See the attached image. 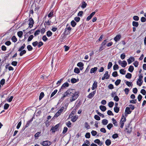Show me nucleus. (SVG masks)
<instances>
[{
  "label": "nucleus",
  "mask_w": 146,
  "mask_h": 146,
  "mask_svg": "<svg viewBox=\"0 0 146 146\" xmlns=\"http://www.w3.org/2000/svg\"><path fill=\"white\" fill-rule=\"evenodd\" d=\"M114 110L115 112L117 113L119 112V108L118 107H115L114 108Z\"/></svg>",
  "instance_id": "obj_42"
},
{
  "label": "nucleus",
  "mask_w": 146,
  "mask_h": 146,
  "mask_svg": "<svg viewBox=\"0 0 146 146\" xmlns=\"http://www.w3.org/2000/svg\"><path fill=\"white\" fill-rule=\"evenodd\" d=\"M126 121V117H125L124 116H122L120 122L124 123Z\"/></svg>",
  "instance_id": "obj_37"
},
{
  "label": "nucleus",
  "mask_w": 146,
  "mask_h": 146,
  "mask_svg": "<svg viewBox=\"0 0 146 146\" xmlns=\"http://www.w3.org/2000/svg\"><path fill=\"white\" fill-rule=\"evenodd\" d=\"M119 66L117 64H115L113 66V69L114 70H116L119 69Z\"/></svg>",
  "instance_id": "obj_34"
},
{
  "label": "nucleus",
  "mask_w": 146,
  "mask_h": 146,
  "mask_svg": "<svg viewBox=\"0 0 146 146\" xmlns=\"http://www.w3.org/2000/svg\"><path fill=\"white\" fill-rule=\"evenodd\" d=\"M95 13L96 12H94L92 13L89 16H88L86 20L88 21L90 20L92 17L95 14Z\"/></svg>",
  "instance_id": "obj_16"
},
{
  "label": "nucleus",
  "mask_w": 146,
  "mask_h": 146,
  "mask_svg": "<svg viewBox=\"0 0 146 146\" xmlns=\"http://www.w3.org/2000/svg\"><path fill=\"white\" fill-rule=\"evenodd\" d=\"M42 39L44 41H46L48 40V38L46 35H44L42 38Z\"/></svg>",
  "instance_id": "obj_60"
},
{
  "label": "nucleus",
  "mask_w": 146,
  "mask_h": 146,
  "mask_svg": "<svg viewBox=\"0 0 146 146\" xmlns=\"http://www.w3.org/2000/svg\"><path fill=\"white\" fill-rule=\"evenodd\" d=\"M113 126V125L112 124L109 123L107 125V127L108 129L110 130Z\"/></svg>",
  "instance_id": "obj_45"
},
{
  "label": "nucleus",
  "mask_w": 146,
  "mask_h": 146,
  "mask_svg": "<svg viewBox=\"0 0 146 146\" xmlns=\"http://www.w3.org/2000/svg\"><path fill=\"white\" fill-rule=\"evenodd\" d=\"M131 111L130 110V108L129 107H127L125 109V114L126 116L127 115L131 113Z\"/></svg>",
  "instance_id": "obj_6"
},
{
  "label": "nucleus",
  "mask_w": 146,
  "mask_h": 146,
  "mask_svg": "<svg viewBox=\"0 0 146 146\" xmlns=\"http://www.w3.org/2000/svg\"><path fill=\"white\" fill-rule=\"evenodd\" d=\"M86 5L87 4L86 3V2L85 1H83L82 3L81 7L82 8H84L86 7Z\"/></svg>",
  "instance_id": "obj_25"
},
{
  "label": "nucleus",
  "mask_w": 146,
  "mask_h": 146,
  "mask_svg": "<svg viewBox=\"0 0 146 146\" xmlns=\"http://www.w3.org/2000/svg\"><path fill=\"white\" fill-rule=\"evenodd\" d=\"M34 37V36H33V35H31L28 38V42H29V41H31L32 39Z\"/></svg>",
  "instance_id": "obj_44"
},
{
  "label": "nucleus",
  "mask_w": 146,
  "mask_h": 146,
  "mask_svg": "<svg viewBox=\"0 0 146 146\" xmlns=\"http://www.w3.org/2000/svg\"><path fill=\"white\" fill-rule=\"evenodd\" d=\"M104 76L106 78V79H108L109 77V75L108 74V72L106 71L104 75Z\"/></svg>",
  "instance_id": "obj_24"
},
{
  "label": "nucleus",
  "mask_w": 146,
  "mask_h": 146,
  "mask_svg": "<svg viewBox=\"0 0 146 146\" xmlns=\"http://www.w3.org/2000/svg\"><path fill=\"white\" fill-rule=\"evenodd\" d=\"M68 86L69 84L67 82H66L63 84L61 88L62 89H63L65 88L66 87H68Z\"/></svg>",
  "instance_id": "obj_18"
},
{
  "label": "nucleus",
  "mask_w": 146,
  "mask_h": 146,
  "mask_svg": "<svg viewBox=\"0 0 146 146\" xmlns=\"http://www.w3.org/2000/svg\"><path fill=\"white\" fill-rule=\"evenodd\" d=\"M9 105L7 104H6L4 106V109L5 110L7 109L9 107Z\"/></svg>",
  "instance_id": "obj_58"
},
{
  "label": "nucleus",
  "mask_w": 146,
  "mask_h": 146,
  "mask_svg": "<svg viewBox=\"0 0 146 146\" xmlns=\"http://www.w3.org/2000/svg\"><path fill=\"white\" fill-rule=\"evenodd\" d=\"M107 114L110 115H113V114L112 112L110 110H109L108 111Z\"/></svg>",
  "instance_id": "obj_56"
},
{
  "label": "nucleus",
  "mask_w": 146,
  "mask_h": 146,
  "mask_svg": "<svg viewBox=\"0 0 146 146\" xmlns=\"http://www.w3.org/2000/svg\"><path fill=\"white\" fill-rule=\"evenodd\" d=\"M71 123L70 121H68L66 123V125L68 127H71Z\"/></svg>",
  "instance_id": "obj_50"
},
{
  "label": "nucleus",
  "mask_w": 146,
  "mask_h": 146,
  "mask_svg": "<svg viewBox=\"0 0 146 146\" xmlns=\"http://www.w3.org/2000/svg\"><path fill=\"white\" fill-rule=\"evenodd\" d=\"M52 142L48 141H43L42 143V145L43 146H50L52 144Z\"/></svg>",
  "instance_id": "obj_7"
},
{
  "label": "nucleus",
  "mask_w": 146,
  "mask_h": 146,
  "mask_svg": "<svg viewBox=\"0 0 146 146\" xmlns=\"http://www.w3.org/2000/svg\"><path fill=\"white\" fill-rule=\"evenodd\" d=\"M94 118L97 120H100V117L97 115H95L94 116Z\"/></svg>",
  "instance_id": "obj_54"
},
{
  "label": "nucleus",
  "mask_w": 146,
  "mask_h": 146,
  "mask_svg": "<svg viewBox=\"0 0 146 146\" xmlns=\"http://www.w3.org/2000/svg\"><path fill=\"white\" fill-rule=\"evenodd\" d=\"M135 60V58L133 57H130L129 58L127 59V60L129 64H130L133 62Z\"/></svg>",
  "instance_id": "obj_11"
},
{
  "label": "nucleus",
  "mask_w": 146,
  "mask_h": 146,
  "mask_svg": "<svg viewBox=\"0 0 146 146\" xmlns=\"http://www.w3.org/2000/svg\"><path fill=\"white\" fill-rule=\"evenodd\" d=\"M44 96V94L43 92H41L40 94L39 97V99L40 100Z\"/></svg>",
  "instance_id": "obj_39"
},
{
  "label": "nucleus",
  "mask_w": 146,
  "mask_h": 146,
  "mask_svg": "<svg viewBox=\"0 0 146 146\" xmlns=\"http://www.w3.org/2000/svg\"><path fill=\"white\" fill-rule=\"evenodd\" d=\"M97 82L96 81H94V83L93 84L92 87V90H95L97 87Z\"/></svg>",
  "instance_id": "obj_12"
},
{
  "label": "nucleus",
  "mask_w": 146,
  "mask_h": 146,
  "mask_svg": "<svg viewBox=\"0 0 146 146\" xmlns=\"http://www.w3.org/2000/svg\"><path fill=\"white\" fill-rule=\"evenodd\" d=\"M27 48L29 51H31L33 49V47L31 45H29L27 46Z\"/></svg>",
  "instance_id": "obj_53"
},
{
  "label": "nucleus",
  "mask_w": 146,
  "mask_h": 146,
  "mask_svg": "<svg viewBox=\"0 0 146 146\" xmlns=\"http://www.w3.org/2000/svg\"><path fill=\"white\" fill-rule=\"evenodd\" d=\"M74 72L76 73H78L80 72V70L77 68H75L74 70Z\"/></svg>",
  "instance_id": "obj_46"
},
{
  "label": "nucleus",
  "mask_w": 146,
  "mask_h": 146,
  "mask_svg": "<svg viewBox=\"0 0 146 146\" xmlns=\"http://www.w3.org/2000/svg\"><path fill=\"white\" fill-rule=\"evenodd\" d=\"M66 110V108H64V107H62L54 115V117H57L59 116L64 111H65Z\"/></svg>",
  "instance_id": "obj_3"
},
{
  "label": "nucleus",
  "mask_w": 146,
  "mask_h": 146,
  "mask_svg": "<svg viewBox=\"0 0 146 146\" xmlns=\"http://www.w3.org/2000/svg\"><path fill=\"white\" fill-rule=\"evenodd\" d=\"M121 38V36L119 34L116 36L114 38V40L117 42L120 40Z\"/></svg>",
  "instance_id": "obj_13"
},
{
  "label": "nucleus",
  "mask_w": 146,
  "mask_h": 146,
  "mask_svg": "<svg viewBox=\"0 0 146 146\" xmlns=\"http://www.w3.org/2000/svg\"><path fill=\"white\" fill-rule=\"evenodd\" d=\"M121 80L120 79L117 80L115 82V85L117 86L121 82Z\"/></svg>",
  "instance_id": "obj_36"
},
{
  "label": "nucleus",
  "mask_w": 146,
  "mask_h": 146,
  "mask_svg": "<svg viewBox=\"0 0 146 146\" xmlns=\"http://www.w3.org/2000/svg\"><path fill=\"white\" fill-rule=\"evenodd\" d=\"M112 65V64L111 62H109L108 64V69H110Z\"/></svg>",
  "instance_id": "obj_62"
},
{
  "label": "nucleus",
  "mask_w": 146,
  "mask_h": 146,
  "mask_svg": "<svg viewBox=\"0 0 146 146\" xmlns=\"http://www.w3.org/2000/svg\"><path fill=\"white\" fill-rule=\"evenodd\" d=\"M100 108L103 111H105L106 110V107L105 106L102 105L100 106Z\"/></svg>",
  "instance_id": "obj_21"
},
{
  "label": "nucleus",
  "mask_w": 146,
  "mask_h": 146,
  "mask_svg": "<svg viewBox=\"0 0 146 146\" xmlns=\"http://www.w3.org/2000/svg\"><path fill=\"white\" fill-rule=\"evenodd\" d=\"M98 69L97 67H95L94 68H92L90 71V73L91 74L95 73Z\"/></svg>",
  "instance_id": "obj_15"
},
{
  "label": "nucleus",
  "mask_w": 146,
  "mask_h": 146,
  "mask_svg": "<svg viewBox=\"0 0 146 146\" xmlns=\"http://www.w3.org/2000/svg\"><path fill=\"white\" fill-rule=\"evenodd\" d=\"M77 65L78 67H83L84 64L82 63L81 62H79L77 64Z\"/></svg>",
  "instance_id": "obj_51"
},
{
  "label": "nucleus",
  "mask_w": 146,
  "mask_h": 146,
  "mask_svg": "<svg viewBox=\"0 0 146 146\" xmlns=\"http://www.w3.org/2000/svg\"><path fill=\"white\" fill-rule=\"evenodd\" d=\"M114 105V103L112 102H110L108 103L109 107L110 108L112 107Z\"/></svg>",
  "instance_id": "obj_33"
},
{
  "label": "nucleus",
  "mask_w": 146,
  "mask_h": 146,
  "mask_svg": "<svg viewBox=\"0 0 146 146\" xmlns=\"http://www.w3.org/2000/svg\"><path fill=\"white\" fill-rule=\"evenodd\" d=\"M119 72L120 74L124 75L125 74L126 71L124 69H121L120 70Z\"/></svg>",
  "instance_id": "obj_41"
},
{
  "label": "nucleus",
  "mask_w": 146,
  "mask_h": 146,
  "mask_svg": "<svg viewBox=\"0 0 146 146\" xmlns=\"http://www.w3.org/2000/svg\"><path fill=\"white\" fill-rule=\"evenodd\" d=\"M112 120L114 125L116 126H117V122L116 120L113 118H112Z\"/></svg>",
  "instance_id": "obj_43"
},
{
  "label": "nucleus",
  "mask_w": 146,
  "mask_h": 146,
  "mask_svg": "<svg viewBox=\"0 0 146 146\" xmlns=\"http://www.w3.org/2000/svg\"><path fill=\"white\" fill-rule=\"evenodd\" d=\"M118 62L119 64L121 65L123 68L125 67L127 64V62L125 60L122 61L121 60H119Z\"/></svg>",
  "instance_id": "obj_4"
},
{
  "label": "nucleus",
  "mask_w": 146,
  "mask_h": 146,
  "mask_svg": "<svg viewBox=\"0 0 146 146\" xmlns=\"http://www.w3.org/2000/svg\"><path fill=\"white\" fill-rule=\"evenodd\" d=\"M20 52H21L20 53V56H23V54H25L26 52V51L25 50H21Z\"/></svg>",
  "instance_id": "obj_35"
},
{
  "label": "nucleus",
  "mask_w": 146,
  "mask_h": 146,
  "mask_svg": "<svg viewBox=\"0 0 146 146\" xmlns=\"http://www.w3.org/2000/svg\"><path fill=\"white\" fill-rule=\"evenodd\" d=\"M125 55L124 53L121 54L120 56L122 60L124 59L125 58Z\"/></svg>",
  "instance_id": "obj_52"
},
{
  "label": "nucleus",
  "mask_w": 146,
  "mask_h": 146,
  "mask_svg": "<svg viewBox=\"0 0 146 146\" xmlns=\"http://www.w3.org/2000/svg\"><path fill=\"white\" fill-rule=\"evenodd\" d=\"M23 35V32L22 31H19L17 33V35L20 38H21L22 37Z\"/></svg>",
  "instance_id": "obj_32"
},
{
  "label": "nucleus",
  "mask_w": 146,
  "mask_h": 146,
  "mask_svg": "<svg viewBox=\"0 0 146 146\" xmlns=\"http://www.w3.org/2000/svg\"><path fill=\"white\" fill-rule=\"evenodd\" d=\"M108 123V121L106 119H104L102 121V123L103 125H106Z\"/></svg>",
  "instance_id": "obj_22"
},
{
  "label": "nucleus",
  "mask_w": 146,
  "mask_h": 146,
  "mask_svg": "<svg viewBox=\"0 0 146 146\" xmlns=\"http://www.w3.org/2000/svg\"><path fill=\"white\" fill-rule=\"evenodd\" d=\"M52 34V32H51L50 31H48L46 32V35L48 37H50L51 36Z\"/></svg>",
  "instance_id": "obj_26"
},
{
  "label": "nucleus",
  "mask_w": 146,
  "mask_h": 146,
  "mask_svg": "<svg viewBox=\"0 0 146 146\" xmlns=\"http://www.w3.org/2000/svg\"><path fill=\"white\" fill-rule=\"evenodd\" d=\"M134 70V67L133 66H130L128 68V71L131 72H132Z\"/></svg>",
  "instance_id": "obj_27"
},
{
  "label": "nucleus",
  "mask_w": 146,
  "mask_h": 146,
  "mask_svg": "<svg viewBox=\"0 0 146 146\" xmlns=\"http://www.w3.org/2000/svg\"><path fill=\"white\" fill-rule=\"evenodd\" d=\"M114 100L116 102H118L119 100V99L117 96H115L113 98Z\"/></svg>",
  "instance_id": "obj_55"
},
{
  "label": "nucleus",
  "mask_w": 146,
  "mask_h": 146,
  "mask_svg": "<svg viewBox=\"0 0 146 146\" xmlns=\"http://www.w3.org/2000/svg\"><path fill=\"white\" fill-rule=\"evenodd\" d=\"M94 142L95 143L98 144L100 146H102L103 144V143L101 142L99 139H96L94 141Z\"/></svg>",
  "instance_id": "obj_17"
},
{
  "label": "nucleus",
  "mask_w": 146,
  "mask_h": 146,
  "mask_svg": "<svg viewBox=\"0 0 146 146\" xmlns=\"http://www.w3.org/2000/svg\"><path fill=\"white\" fill-rule=\"evenodd\" d=\"M71 24L72 27H74L76 25V23L73 20L71 22Z\"/></svg>",
  "instance_id": "obj_40"
},
{
  "label": "nucleus",
  "mask_w": 146,
  "mask_h": 146,
  "mask_svg": "<svg viewBox=\"0 0 146 146\" xmlns=\"http://www.w3.org/2000/svg\"><path fill=\"white\" fill-rule=\"evenodd\" d=\"M90 133H86L85 137L86 138H89L90 137Z\"/></svg>",
  "instance_id": "obj_59"
},
{
  "label": "nucleus",
  "mask_w": 146,
  "mask_h": 146,
  "mask_svg": "<svg viewBox=\"0 0 146 146\" xmlns=\"http://www.w3.org/2000/svg\"><path fill=\"white\" fill-rule=\"evenodd\" d=\"M25 46V44H23L22 46L20 47L19 48L18 50V51L20 52L21 50H23Z\"/></svg>",
  "instance_id": "obj_29"
},
{
  "label": "nucleus",
  "mask_w": 146,
  "mask_h": 146,
  "mask_svg": "<svg viewBox=\"0 0 146 146\" xmlns=\"http://www.w3.org/2000/svg\"><path fill=\"white\" fill-rule=\"evenodd\" d=\"M126 130H127V133H130L132 130V128L130 127L129 126H128L126 128Z\"/></svg>",
  "instance_id": "obj_23"
},
{
  "label": "nucleus",
  "mask_w": 146,
  "mask_h": 146,
  "mask_svg": "<svg viewBox=\"0 0 146 146\" xmlns=\"http://www.w3.org/2000/svg\"><path fill=\"white\" fill-rule=\"evenodd\" d=\"M143 76L142 74H140L139 76V78L137 81V84L139 86H140L142 85L143 80H142Z\"/></svg>",
  "instance_id": "obj_2"
},
{
  "label": "nucleus",
  "mask_w": 146,
  "mask_h": 146,
  "mask_svg": "<svg viewBox=\"0 0 146 146\" xmlns=\"http://www.w3.org/2000/svg\"><path fill=\"white\" fill-rule=\"evenodd\" d=\"M100 131L101 132L104 133H105L106 131V129L104 128H101L100 129Z\"/></svg>",
  "instance_id": "obj_63"
},
{
  "label": "nucleus",
  "mask_w": 146,
  "mask_h": 146,
  "mask_svg": "<svg viewBox=\"0 0 146 146\" xmlns=\"http://www.w3.org/2000/svg\"><path fill=\"white\" fill-rule=\"evenodd\" d=\"M96 91L95 90L90 93L88 96V98L90 99L92 98V97L94 96L96 93Z\"/></svg>",
  "instance_id": "obj_14"
},
{
  "label": "nucleus",
  "mask_w": 146,
  "mask_h": 146,
  "mask_svg": "<svg viewBox=\"0 0 146 146\" xmlns=\"http://www.w3.org/2000/svg\"><path fill=\"white\" fill-rule=\"evenodd\" d=\"M73 90L72 89L68 90L64 94L63 98H64L66 97H69L72 96L73 93Z\"/></svg>",
  "instance_id": "obj_1"
},
{
  "label": "nucleus",
  "mask_w": 146,
  "mask_h": 146,
  "mask_svg": "<svg viewBox=\"0 0 146 146\" xmlns=\"http://www.w3.org/2000/svg\"><path fill=\"white\" fill-rule=\"evenodd\" d=\"M132 75L130 73H127L125 76L126 78L128 79H130L131 78Z\"/></svg>",
  "instance_id": "obj_30"
},
{
  "label": "nucleus",
  "mask_w": 146,
  "mask_h": 146,
  "mask_svg": "<svg viewBox=\"0 0 146 146\" xmlns=\"http://www.w3.org/2000/svg\"><path fill=\"white\" fill-rule=\"evenodd\" d=\"M71 29L72 28L70 27H67V26L66 27L65 29L64 32V34L66 35H67L69 34L70 33Z\"/></svg>",
  "instance_id": "obj_5"
},
{
  "label": "nucleus",
  "mask_w": 146,
  "mask_h": 146,
  "mask_svg": "<svg viewBox=\"0 0 146 146\" xmlns=\"http://www.w3.org/2000/svg\"><path fill=\"white\" fill-rule=\"evenodd\" d=\"M57 90H55L54 92H53L51 94L50 96V98L52 97L53 96H54L57 92Z\"/></svg>",
  "instance_id": "obj_38"
},
{
  "label": "nucleus",
  "mask_w": 146,
  "mask_h": 146,
  "mask_svg": "<svg viewBox=\"0 0 146 146\" xmlns=\"http://www.w3.org/2000/svg\"><path fill=\"white\" fill-rule=\"evenodd\" d=\"M5 80L4 79H2L0 81V84L3 86L5 83Z\"/></svg>",
  "instance_id": "obj_61"
},
{
  "label": "nucleus",
  "mask_w": 146,
  "mask_h": 146,
  "mask_svg": "<svg viewBox=\"0 0 146 146\" xmlns=\"http://www.w3.org/2000/svg\"><path fill=\"white\" fill-rule=\"evenodd\" d=\"M105 144L106 145L108 146L110 145L111 143V141L110 139H107L105 141Z\"/></svg>",
  "instance_id": "obj_19"
},
{
  "label": "nucleus",
  "mask_w": 146,
  "mask_h": 146,
  "mask_svg": "<svg viewBox=\"0 0 146 146\" xmlns=\"http://www.w3.org/2000/svg\"><path fill=\"white\" fill-rule=\"evenodd\" d=\"M92 135L93 136H95L97 134V132L93 130L91 132Z\"/></svg>",
  "instance_id": "obj_49"
},
{
  "label": "nucleus",
  "mask_w": 146,
  "mask_h": 146,
  "mask_svg": "<svg viewBox=\"0 0 146 146\" xmlns=\"http://www.w3.org/2000/svg\"><path fill=\"white\" fill-rule=\"evenodd\" d=\"M78 118V116H74L71 119V121H73V122H75L77 119Z\"/></svg>",
  "instance_id": "obj_20"
},
{
  "label": "nucleus",
  "mask_w": 146,
  "mask_h": 146,
  "mask_svg": "<svg viewBox=\"0 0 146 146\" xmlns=\"http://www.w3.org/2000/svg\"><path fill=\"white\" fill-rule=\"evenodd\" d=\"M113 76L114 77H116L117 76V71H114L112 74Z\"/></svg>",
  "instance_id": "obj_57"
},
{
  "label": "nucleus",
  "mask_w": 146,
  "mask_h": 146,
  "mask_svg": "<svg viewBox=\"0 0 146 146\" xmlns=\"http://www.w3.org/2000/svg\"><path fill=\"white\" fill-rule=\"evenodd\" d=\"M126 84L128 86L130 87V86H132L133 85L132 83L131 82H129L128 81H127L125 82Z\"/></svg>",
  "instance_id": "obj_31"
},
{
  "label": "nucleus",
  "mask_w": 146,
  "mask_h": 146,
  "mask_svg": "<svg viewBox=\"0 0 146 146\" xmlns=\"http://www.w3.org/2000/svg\"><path fill=\"white\" fill-rule=\"evenodd\" d=\"M73 96L72 98L70 99V101L72 102L75 100L78 97V95L76 92L74 94H72Z\"/></svg>",
  "instance_id": "obj_8"
},
{
  "label": "nucleus",
  "mask_w": 146,
  "mask_h": 146,
  "mask_svg": "<svg viewBox=\"0 0 146 146\" xmlns=\"http://www.w3.org/2000/svg\"><path fill=\"white\" fill-rule=\"evenodd\" d=\"M29 27L31 28L33 26L34 24V21L33 19L32 18H30L29 19Z\"/></svg>",
  "instance_id": "obj_10"
},
{
  "label": "nucleus",
  "mask_w": 146,
  "mask_h": 146,
  "mask_svg": "<svg viewBox=\"0 0 146 146\" xmlns=\"http://www.w3.org/2000/svg\"><path fill=\"white\" fill-rule=\"evenodd\" d=\"M40 32V31L39 30H36L34 33V35L35 36H36V35H38Z\"/></svg>",
  "instance_id": "obj_48"
},
{
  "label": "nucleus",
  "mask_w": 146,
  "mask_h": 146,
  "mask_svg": "<svg viewBox=\"0 0 146 146\" xmlns=\"http://www.w3.org/2000/svg\"><path fill=\"white\" fill-rule=\"evenodd\" d=\"M59 124H57L55 125L54 127H52L51 130L52 131V132L54 133L57 131V129L59 127Z\"/></svg>",
  "instance_id": "obj_9"
},
{
  "label": "nucleus",
  "mask_w": 146,
  "mask_h": 146,
  "mask_svg": "<svg viewBox=\"0 0 146 146\" xmlns=\"http://www.w3.org/2000/svg\"><path fill=\"white\" fill-rule=\"evenodd\" d=\"M12 41L14 42H16L17 40V39L15 36H13L11 39Z\"/></svg>",
  "instance_id": "obj_47"
},
{
  "label": "nucleus",
  "mask_w": 146,
  "mask_h": 146,
  "mask_svg": "<svg viewBox=\"0 0 146 146\" xmlns=\"http://www.w3.org/2000/svg\"><path fill=\"white\" fill-rule=\"evenodd\" d=\"M83 11H80L78 14V16L79 17H82L83 14Z\"/></svg>",
  "instance_id": "obj_64"
},
{
  "label": "nucleus",
  "mask_w": 146,
  "mask_h": 146,
  "mask_svg": "<svg viewBox=\"0 0 146 146\" xmlns=\"http://www.w3.org/2000/svg\"><path fill=\"white\" fill-rule=\"evenodd\" d=\"M132 25L133 26L137 27L138 26L139 24L138 22L134 21L132 23Z\"/></svg>",
  "instance_id": "obj_28"
}]
</instances>
